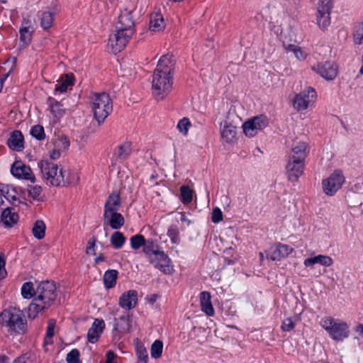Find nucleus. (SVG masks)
I'll return each mask as SVG.
<instances>
[{"label":"nucleus","mask_w":363,"mask_h":363,"mask_svg":"<svg viewBox=\"0 0 363 363\" xmlns=\"http://www.w3.org/2000/svg\"><path fill=\"white\" fill-rule=\"evenodd\" d=\"M333 0H318V11H331Z\"/></svg>","instance_id":"3c124183"},{"label":"nucleus","mask_w":363,"mask_h":363,"mask_svg":"<svg viewBox=\"0 0 363 363\" xmlns=\"http://www.w3.org/2000/svg\"><path fill=\"white\" fill-rule=\"evenodd\" d=\"M353 190L356 193H363V183L359 182L354 185Z\"/></svg>","instance_id":"bf43d9fd"},{"label":"nucleus","mask_w":363,"mask_h":363,"mask_svg":"<svg viewBox=\"0 0 363 363\" xmlns=\"http://www.w3.org/2000/svg\"><path fill=\"white\" fill-rule=\"evenodd\" d=\"M181 221L186 223L187 225H189L191 223L190 220L187 218L184 213H181Z\"/></svg>","instance_id":"774afa93"},{"label":"nucleus","mask_w":363,"mask_h":363,"mask_svg":"<svg viewBox=\"0 0 363 363\" xmlns=\"http://www.w3.org/2000/svg\"><path fill=\"white\" fill-rule=\"evenodd\" d=\"M163 349V343L161 340H155L151 345V356L153 358H159L161 357Z\"/></svg>","instance_id":"a19ab883"},{"label":"nucleus","mask_w":363,"mask_h":363,"mask_svg":"<svg viewBox=\"0 0 363 363\" xmlns=\"http://www.w3.org/2000/svg\"><path fill=\"white\" fill-rule=\"evenodd\" d=\"M67 363H80L79 352L77 349L72 350L66 357Z\"/></svg>","instance_id":"603ef678"},{"label":"nucleus","mask_w":363,"mask_h":363,"mask_svg":"<svg viewBox=\"0 0 363 363\" xmlns=\"http://www.w3.org/2000/svg\"><path fill=\"white\" fill-rule=\"evenodd\" d=\"M165 27L164 21L160 13L155 12L150 16V29L152 31H160Z\"/></svg>","instance_id":"c756f323"},{"label":"nucleus","mask_w":363,"mask_h":363,"mask_svg":"<svg viewBox=\"0 0 363 363\" xmlns=\"http://www.w3.org/2000/svg\"><path fill=\"white\" fill-rule=\"evenodd\" d=\"M33 28L32 23L28 18H23L19 29L20 41L23 46H28L32 39Z\"/></svg>","instance_id":"f3484780"},{"label":"nucleus","mask_w":363,"mask_h":363,"mask_svg":"<svg viewBox=\"0 0 363 363\" xmlns=\"http://www.w3.org/2000/svg\"><path fill=\"white\" fill-rule=\"evenodd\" d=\"M30 135L38 140H42L45 138L44 128L40 125H35L31 128Z\"/></svg>","instance_id":"49530a36"},{"label":"nucleus","mask_w":363,"mask_h":363,"mask_svg":"<svg viewBox=\"0 0 363 363\" xmlns=\"http://www.w3.org/2000/svg\"><path fill=\"white\" fill-rule=\"evenodd\" d=\"M308 152L309 150L306 143L298 142L291 149L289 160H296L305 162Z\"/></svg>","instance_id":"6ab92c4d"},{"label":"nucleus","mask_w":363,"mask_h":363,"mask_svg":"<svg viewBox=\"0 0 363 363\" xmlns=\"http://www.w3.org/2000/svg\"><path fill=\"white\" fill-rule=\"evenodd\" d=\"M223 220V213L220 209L216 207L213 209L211 220L214 223H218Z\"/></svg>","instance_id":"5fc2aeb1"},{"label":"nucleus","mask_w":363,"mask_h":363,"mask_svg":"<svg viewBox=\"0 0 363 363\" xmlns=\"http://www.w3.org/2000/svg\"><path fill=\"white\" fill-rule=\"evenodd\" d=\"M49 109L55 118H60L65 113L63 104L53 97L49 96L47 99Z\"/></svg>","instance_id":"bb28decb"},{"label":"nucleus","mask_w":363,"mask_h":363,"mask_svg":"<svg viewBox=\"0 0 363 363\" xmlns=\"http://www.w3.org/2000/svg\"><path fill=\"white\" fill-rule=\"evenodd\" d=\"M130 246L133 250H138L145 244V238L143 235L137 234L130 238Z\"/></svg>","instance_id":"79ce46f5"},{"label":"nucleus","mask_w":363,"mask_h":363,"mask_svg":"<svg viewBox=\"0 0 363 363\" xmlns=\"http://www.w3.org/2000/svg\"><path fill=\"white\" fill-rule=\"evenodd\" d=\"M104 328L105 323L104 320L95 319L87 333L88 341L92 344L96 343L102 334Z\"/></svg>","instance_id":"dca6fc26"},{"label":"nucleus","mask_w":363,"mask_h":363,"mask_svg":"<svg viewBox=\"0 0 363 363\" xmlns=\"http://www.w3.org/2000/svg\"><path fill=\"white\" fill-rule=\"evenodd\" d=\"M345 182L342 172L335 170L327 179L322 181L323 192L328 196H333Z\"/></svg>","instance_id":"6e6552de"},{"label":"nucleus","mask_w":363,"mask_h":363,"mask_svg":"<svg viewBox=\"0 0 363 363\" xmlns=\"http://www.w3.org/2000/svg\"><path fill=\"white\" fill-rule=\"evenodd\" d=\"M96 239L93 237L88 240L87 247L86 248V253L87 255L93 254L95 255V247H96Z\"/></svg>","instance_id":"6e6d98bb"},{"label":"nucleus","mask_w":363,"mask_h":363,"mask_svg":"<svg viewBox=\"0 0 363 363\" xmlns=\"http://www.w3.org/2000/svg\"><path fill=\"white\" fill-rule=\"evenodd\" d=\"M160 250H158V245L152 240H145V244L143 245V252L146 256H147L149 260L152 256H155V254L159 252Z\"/></svg>","instance_id":"c9c22d12"},{"label":"nucleus","mask_w":363,"mask_h":363,"mask_svg":"<svg viewBox=\"0 0 363 363\" xmlns=\"http://www.w3.org/2000/svg\"><path fill=\"white\" fill-rule=\"evenodd\" d=\"M0 324L11 334H24L27 330V320L22 311L16 307L4 309L0 313Z\"/></svg>","instance_id":"20e7f679"},{"label":"nucleus","mask_w":363,"mask_h":363,"mask_svg":"<svg viewBox=\"0 0 363 363\" xmlns=\"http://www.w3.org/2000/svg\"><path fill=\"white\" fill-rule=\"evenodd\" d=\"M42 191V187L40 186H30V189L28 191V195L34 200L43 201V198L41 196Z\"/></svg>","instance_id":"09e8293b"},{"label":"nucleus","mask_w":363,"mask_h":363,"mask_svg":"<svg viewBox=\"0 0 363 363\" xmlns=\"http://www.w3.org/2000/svg\"><path fill=\"white\" fill-rule=\"evenodd\" d=\"M243 131L245 134L248 137H253L256 135L258 133V130L253 125V123L251 120L246 121L243 124Z\"/></svg>","instance_id":"a18cd8bd"},{"label":"nucleus","mask_w":363,"mask_h":363,"mask_svg":"<svg viewBox=\"0 0 363 363\" xmlns=\"http://www.w3.org/2000/svg\"><path fill=\"white\" fill-rule=\"evenodd\" d=\"M304 167L305 162L289 159V162L286 167L289 180L291 182H297L298 178L303 173Z\"/></svg>","instance_id":"4468645a"},{"label":"nucleus","mask_w":363,"mask_h":363,"mask_svg":"<svg viewBox=\"0 0 363 363\" xmlns=\"http://www.w3.org/2000/svg\"><path fill=\"white\" fill-rule=\"evenodd\" d=\"M287 50L293 52L296 57L299 60H305L308 55V54L301 48L295 45H289Z\"/></svg>","instance_id":"c03bdc74"},{"label":"nucleus","mask_w":363,"mask_h":363,"mask_svg":"<svg viewBox=\"0 0 363 363\" xmlns=\"http://www.w3.org/2000/svg\"><path fill=\"white\" fill-rule=\"evenodd\" d=\"M55 16V13L52 11H44L42 13L40 26L44 30H48L52 27Z\"/></svg>","instance_id":"72a5a7b5"},{"label":"nucleus","mask_w":363,"mask_h":363,"mask_svg":"<svg viewBox=\"0 0 363 363\" xmlns=\"http://www.w3.org/2000/svg\"><path fill=\"white\" fill-rule=\"evenodd\" d=\"M251 121L253 123V125L257 128L258 131L263 130L269 123L267 116L264 115L255 116L251 120Z\"/></svg>","instance_id":"ea45409f"},{"label":"nucleus","mask_w":363,"mask_h":363,"mask_svg":"<svg viewBox=\"0 0 363 363\" xmlns=\"http://www.w3.org/2000/svg\"><path fill=\"white\" fill-rule=\"evenodd\" d=\"M181 201L183 203H189L192 201V191L188 186H182L180 188Z\"/></svg>","instance_id":"37998d69"},{"label":"nucleus","mask_w":363,"mask_h":363,"mask_svg":"<svg viewBox=\"0 0 363 363\" xmlns=\"http://www.w3.org/2000/svg\"><path fill=\"white\" fill-rule=\"evenodd\" d=\"M60 178L62 180L59 186H75L79 182V176L78 173L74 170H65L62 169Z\"/></svg>","instance_id":"412c9836"},{"label":"nucleus","mask_w":363,"mask_h":363,"mask_svg":"<svg viewBox=\"0 0 363 363\" xmlns=\"http://www.w3.org/2000/svg\"><path fill=\"white\" fill-rule=\"evenodd\" d=\"M294 251V249L288 245L279 242L272 251L271 254L267 255V258L271 260H281L286 257Z\"/></svg>","instance_id":"a211bd4d"},{"label":"nucleus","mask_w":363,"mask_h":363,"mask_svg":"<svg viewBox=\"0 0 363 363\" xmlns=\"http://www.w3.org/2000/svg\"><path fill=\"white\" fill-rule=\"evenodd\" d=\"M138 303V292L135 290H129L121 294L118 300L119 306L125 310L134 308Z\"/></svg>","instance_id":"2eb2a0df"},{"label":"nucleus","mask_w":363,"mask_h":363,"mask_svg":"<svg viewBox=\"0 0 363 363\" xmlns=\"http://www.w3.org/2000/svg\"><path fill=\"white\" fill-rule=\"evenodd\" d=\"M74 85V76L72 74H67L57 81L55 85L54 94L65 93L69 87Z\"/></svg>","instance_id":"393cba45"},{"label":"nucleus","mask_w":363,"mask_h":363,"mask_svg":"<svg viewBox=\"0 0 363 363\" xmlns=\"http://www.w3.org/2000/svg\"><path fill=\"white\" fill-rule=\"evenodd\" d=\"M105 261V257L102 253H100L95 259L94 262L96 264H99L101 262Z\"/></svg>","instance_id":"69168bd1"},{"label":"nucleus","mask_w":363,"mask_h":363,"mask_svg":"<svg viewBox=\"0 0 363 363\" xmlns=\"http://www.w3.org/2000/svg\"><path fill=\"white\" fill-rule=\"evenodd\" d=\"M7 145L10 149L21 152L24 148V138L20 130H13L7 140Z\"/></svg>","instance_id":"aec40b11"},{"label":"nucleus","mask_w":363,"mask_h":363,"mask_svg":"<svg viewBox=\"0 0 363 363\" xmlns=\"http://www.w3.org/2000/svg\"><path fill=\"white\" fill-rule=\"evenodd\" d=\"M316 97L315 90L309 86L296 94L293 99V106L297 111H304L315 101Z\"/></svg>","instance_id":"1a4fd4ad"},{"label":"nucleus","mask_w":363,"mask_h":363,"mask_svg":"<svg viewBox=\"0 0 363 363\" xmlns=\"http://www.w3.org/2000/svg\"><path fill=\"white\" fill-rule=\"evenodd\" d=\"M13 211V208L8 207L1 213V221L6 228L13 227L18 220V215Z\"/></svg>","instance_id":"5701e85b"},{"label":"nucleus","mask_w":363,"mask_h":363,"mask_svg":"<svg viewBox=\"0 0 363 363\" xmlns=\"http://www.w3.org/2000/svg\"><path fill=\"white\" fill-rule=\"evenodd\" d=\"M157 298L158 295L155 294H151L150 296L146 297L147 301L151 304L155 303L157 301Z\"/></svg>","instance_id":"052dcab7"},{"label":"nucleus","mask_w":363,"mask_h":363,"mask_svg":"<svg viewBox=\"0 0 363 363\" xmlns=\"http://www.w3.org/2000/svg\"><path fill=\"white\" fill-rule=\"evenodd\" d=\"M134 6L121 10L116 25V32L111 34L108 39V45L114 54L125 48L135 33V22L133 12Z\"/></svg>","instance_id":"f03ea898"},{"label":"nucleus","mask_w":363,"mask_h":363,"mask_svg":"<svg viewBox=\"0 0 363 363\" xmlns=\"http://www.w3.org/2000/svg\"><path fill=\"white\" fill-rule=\"evenodd\" d=\"M11 172L18 179L28 180L31 183L35 182V177L31 168L21 161H16L12 164Z\"/></svg>","instance_id":"9b49d317"},{"label":"nucleus","mask_w":363,"mask_h":363,"mask_svg":"<svg viewBox=\"0 0 363 363\" xmlns=\"http://www.w3.org/2000/svg\"><path fill=\"white\" fill-rule=\"evenodd\" d=\"M331 11H318L317 23L321 29H326L330 24Z\"/></svg>","instance_id":"473e14b6"},{"label":"nucleus","mask_w":363,"mask_h":363,"mask_svg":"<svg viewBox=\"0 0 363 363\" xmlns=\"http://www.w3.org/2000/svg\"><path fill=\"white\" fill-rule=\"evenodd\" d=\"M6 275L5 269V257L3 253H0V279H4Z\"/></svg>","instance_id":"13d9d810"},{"label":"nucleus","mask_w":363,"mask_h":363,"mask_svg":"<svg viewBox=\"0 0 363 363\" xmlns=\"http://www.w3.org/2000/svg\"><path fill=\"white\" fill-rule=\"evenodd\" d=\"M354 331L363 337V324H357L354 328Z\"/></svg>","instance_id":"0e129e2a"},{"label":"nucleus","mask_w":363,"mask_h":363,"mask_svg":"<svg viewBox=\"0 0 363 363\" xmlns=\"http://www.w3.org/2000/svg\"><path fill=\"white\" fill-rule=\"evenodd\" d=\"M125 237L120 231H115L111 236L110 242L115 249H121L125 244Z\"/></svg>","instance_id":"f704fd0d"},{"label":"nucleus","mask_w":363,"mask_h":363,"mask_svg":"<svg viewBox=\"0 0 363 363\" xmlns=\"http://www.w3.org/2000/svg\"><path fill=\"white\" fill-rule=\"evenodd\" d=\"M191 126V122L189 119L186 117L181 119L177 124V128L180 133H183L184 135H186L189 131V128Z\"/></svg>","instance_id":"8fccbe9b"},{"label":"nucleus","mask_w":363,"mask_h":363,"mask_svg":"<svg viewBox=\"0 0 363 363\" xmlns=\"http://www.w3.org/2000/svg\"><path fill=\"white\" fill-rule=\"evenodd\" d=\"M221 136L225 142L233 143L236 136V127L226 123L221 130Z\"/></svg>","instance_id":"2f4dec72"},{"label":"nucleus","mask_w":363,"mask_h":363,"mask_svg":"<svg viewBox=\"0 0 363 363\" xmlns=\"http://www.w3.org/2000/svg\"><path fill=\"white\" fill-rule=\"evenodd\" d=\"M295 327V324L292 319L290 318H286L283 320L281 328L284 332H289Z\"/></svg>","instance_id":"864d4df0"},{"label":"nucleus","mask_w":363,"mask_h":363,"mask_svg":"<svg viewBox=\"0 0 363 363\" xmlns=\"http://www.w3.org/2000/svg\"><path fill=\"white\" fill-rule=\"evenodd\" d=\"M131 152L130 144L128 143H123L117 146L113 152V160L115 162L124 161Z\"/></svg>","instance_id":"a878e982"},{"label":"nucleus","mask_w":363,"mask_h":363,"mask_svg":"<svg viewBox=\"0 0 363 363\" xmlns=\"http://www.w3.org/2000/svg\"><path fill=\"white\" fill-rule=\"evenodd\" d=\"M136 355L138 361L137 363H147L149 357L146 348L137 340L135 345Z\"/></svg>","instance_id":"4c0bfd02"},{"label":"nucleus","mask_w":363,"mask_h":363,"mask_svg":"<svg viewBox=\"0 0 363 363\" xmlns=\"http://www.w3.org/2000/svg\"><path fill=\"white\" fill-rule=\"evenodd\" d=\"M21 295L24 298H31L36 296V289H34L33 284L30 281L25 282L21 287Z\"/></svg>","instance_id":"58836bf2"},{"label":"nucleus","mask_w":363,"mask_h":363,"mask_svg":"<svg viewBox=\"0 0 363 363\" xmlns=\"http://www.w3.org/2000/svg\"><path fill=\"white\" fill-rule=\"evenodd\" d=\"M13 363H26V358L25 356H20L15 359Z\"/></svg>","instance_id":"338daca9"},{"label":"nucleus","mask_w":363,"mask_h":363,"mask_svg":"<svg viewBox=\"0 0 363 363\" xmlns=\"http://www.w3.org/2000/svg\"><path fill=\"white\" fill-rule=\"evenodd\" d=\"M60 152L59 150H54L51 153H50V160L52 161V160H57L60 157Z\"/></svg>","instance_id":"680f3d73"},{"label":"nucleus","mask_w":363,"mask_h":363,"mask_svg":"<svg viewBox=\"0 0 363 363\" xmlns=\"http://www.w3.org/2000/svg\"><path fill=\"white\" fill-rule=\"evenodd\" d=\"M333 259L327 255H318L313 257H309L304 260L306 267H311L315 264H320L325 267H330L333 264Z\"/></svg>","instance_id":"cd10ccee"},{"label":"nucleus","mask_w":363,"mask_h":363,"mask_svg":"<svg viewBox=\"0 0 363 363\" xmlns=\"http://www.w3.org/2000/svg\"><path fill=\"white\" fill-rule=\"evenodd\" d=\"M90 99L94 116L101 125L113 111L112 100L106 92L94 93Z\"/></svg>","instance_id":"39448f33"},{"label":"nucleus","mask_w":363,"mask_h":363,"mask_svg":"<svg viewBox=\"0 0 363 363\" xmlns=\"http://www.w3.org/2000/svg\"><path fill=\"white\" fill-rule=\"evenodd\" d=\"M320 325L333 340L341 342L350 335L349 325L333 317L328 316L321 319Z\"/></svg>","instance_id":"423d86ee"},{"label":"nucleus","mask_w":363,"mask_h":363,"mask_svg":"<svg viewBox=\"0 0 363 363\" xmlns=\"http://www.w3.org/2000/svg\"><path fill=\"white\" fill-rule=\"evenodd\" d=\"M45 224L43 220H36L32 229L33 236L38 240L44 238L45 235Z\"/></svg>","instance_id":"e433bc0d"},{"label":"nucleus","mask_w":363,"mask_h":363,"mask_svg":"<svg viewBox=\"0 0 363 363\" xmlns=\"http://www.w3.org/2000/svg\"><path fill=\"white\" fill-rule=\"evenodd\" d=\"M104 225H109L112 229H120L125 223L122 214L117 211H104L103 217Z\"/></svg>","instance_id":"ddd939ff"},{"label":"nucleus","mask_w":363,"mask_h":363,"mask_svg":"<svg viewBox=\"0 0 363 363\" xmlns=\"http://www.w3.org/2000/svg\"><path fill=\"white\" fill-rule=\"evenodd\" d=\"M118 272L116 269H108L105 272L103 281L106 289H111L115 286Z\"/></svg>","instance_id":"7c9ffc66"},{"label":"nucleus","mask_w":363,"mask_h":363,"mask_svg":"<svg viewBox=\"0 0 363 363\" xmlns=\"http://www.w3.org/2000/svg\"><path fill=\"white\" fill-rule=\"evenodd\" d=\"M174 60L172 55H162L153 72L152 95L157 101L163 100L172 91L174 82Z\"/></svg>","instance_id":"f257e3e1"},{"label":"nucleus","mask_w":363,"mask_h":363,"mask_svg":"<svg viewBox=\"0 0 363 363\" xmlns=\"http://www.w3.org/2000/svg\"><path fill=\"white\" fill-rule=\"evenodd\" d=\"M40 175L47 184L53 186H59L61 179L62 168L59 169L57 164L50 160H42L38 162Z\"/></svg>","instance_id":"0eeeda50"},{"label":"nucleus","mask_w":363,"mask_h":363,"mask_svg":"<svg viewBox=\"0 0 363 363\" xmlns=\"http://www.w3.org/2000/svg\"><path fill=\"white\" fill-rule=\"evenodd\" d=\"M313 69L326 80H333L337 75V65L333 62L318 63Z\"/></svg>","instance_id":"9d476101"},{"label":"nucleus","mask_w":363,"mask_h":363,"mask_svg":"<svg viewBox=\"0 0 363 363\" xmlns=\"http://www.w3.org/2000/svg\"><path fill=\"white\" fill-rule=\"evenodd\" d=\"M149 261L155 268L164 274H170L173 272V268L170 265L171 261L163 251L155 254V256H152Z\"/></svg>","instance_id":"f8f14e48"},{"label":"nucleus","mask_w":363,"mask_h":363,"mask_svg":"<svg viewBox=\"0 0 363 363\" xmlns=\"http://www.w3.org/2000/svg\"><path fill=\"white\" fill-rule=\"evenodd\" d=\"M55 328V320H50L48 322V325L46 330V337L49 338H52L54 336V330Z\"/></svg>","instance_id":"4d7b16f0"},{"label":"nucleus","mask_w":363,"mask_h":363,"mask_svg":"<svg viewBox=\"0 0 363 363\" xmlns=\"http://www.w3.org/2000/svg\"><path fill=\"white\" fill-rule=\"evenodd\" d=\"M121 206V200L118 193L111 194L104 205V211H118Z\"/></svg>","instance_id":"c85d7f7f"},{"label":"nucleus","mask_w":363,"mask_h":363,"mask_svg":"<svg viewBox=\"0 0 363 363\" xmlns=\"http://www.w3.org/2000/svg\"><path fill=\"white\" fill-rule=\"evenodd\" d=\"M200 303L201 310L208 316H213L215 313L213 306L211 303V296L208 291H202L200 294Z\"/></svg>","instance_id":"b1692460"},{"label":"nucleus","mask_w":363,"mask_h":363,"mask_svg":"<svg viewBox=\"0 0 363 363\" xmlns=\"http://www.w3.org/2000/svg\"><path fill=\"white\" fill-rule=\"evenodd\" d=\"M115 358H116V354H115V353L113 351L109 350V351L107 352L106 362H111Z\"/></svg>","instance_id":"e2e57ef3"},{"label":"nucleus","mask_w":363,"mask_h":363,"mask_svg":"<svg viewBox=\"0 0 363 363\" xmlns=\"http://www.w3.org/2000/svg\"><path fill=\"white\" fill-rule=\"evenodd\" d=\"M57 288L54 281H45L39 284L34 297L28 307V317L34 319L38 313L49 308L57 298Z\"/></svg>","instance_id":"7ed1b4c3"},{"label":"nucleus","mask_w":363,"mask_h":363,"mask_svg":"<svg viewBox=\"0 0 363 363\" xmlns=\"http://www.w3.org/2000/svg\"><path fill=\"white\" fill-rule=\"evenodd\" d=\"M179 231L178 227L174 225H172L167 231V235L170 238L172 243L177 244L180 241Z\"/></svg>","instance_id":"de8ad7c7"},{"label":"nucleus","mask_w":363,"mask_h":363,"mask_svg":"<svg viewBox=\"0 0 363 363\" xmlns=\"http://www.w3.org/2000/svg\"><path fill=\"white\" fill-rule=\"evenodd\" d=\"M130 315L128 313H124L118 318H114V330L119 333L129 332L131 326Z\"/></svg>","instance_id":"4be33fe9"}]
</instances>
